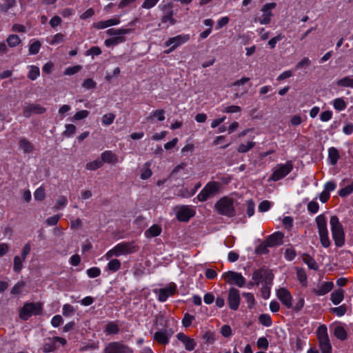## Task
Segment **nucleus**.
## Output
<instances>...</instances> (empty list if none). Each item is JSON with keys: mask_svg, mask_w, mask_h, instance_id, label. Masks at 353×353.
Instances as JSON below:
<instances>
[{"mask_svg": "<svg viewBox=\"0 0 353 353\" xmlns=\"http://www.w3.org/2000/svg\"><path fill=\"white\" fill-rule=\"evenodd\" d=\"M41 48V43L39 41H35L32 43L29 46V54H37Z\"/></svg>", "mask_w": 353, "mask_h": 353, "instance_id": "5fc2aeb1", "label": "nucleus"}, {"mask_svg": "<svg viewBox=\"0 0 353 353\" xmlns=\"http://www.w3.org/2000/svg\"><path fill=\"white\" fill-rule=\"evenodd\" d=\"M104 332L106 334H117L119 332V327L116 322L110 321L107 323Z\"/></svg>", "mask_w": 353, "mask_h": 353, "instance_id": "f704fd0d", "label": "nucleus"}, {"mask_svg": "<svg viewBox=\"0 0 353 353\" xmlns=\"http://www.w3.org/2000/svg\"><path fill=\"white\" fill-rule=\"evenodd\" d=\"M268 248L270 247L266 243V241L265 240L256 248L254 252L260 255L268 254L269 252Z\"/></svg>", "mask_w": 353, "mask_h": 353, "instance_id": "a18cd8bd", "label": "nucleus"}, {"mask_svg": "<svg viewBox=\"0 0 353 353\" xmlns=\"http://www.w3.org/2000/svg\"><path fill=\"white\" fill-rule=\"evenodd\" d=\"M339 159V154L338 150L334 148H330L328 150V159L331 165H334L336 164Z\"/></svg>", "mask_w": 353, "mask_h": 353, "instance_id": "72a5a7b5", "label": "nucleus"}, {"mask_svg": "<svg viewBox=\"0 0 353 353\" xmlns=\"http://www.w3.org/2000/svg\"><path fill=\"white\" fill-rule=\"evenodd\" d=\"M320 241L323 248H328L330 245V241L327 228V219L324 214H319L315 219Z\"/></svg>", "mask_w": 353, "mask_h": 353, "instance_id": "423d86ee", "label": "nucleus"}, {"mask_svg": "<svg viewBox=\"0 0 353 353\" xmlns=\"http://www.w3.org/2000/svg\"><path fill=\"white\" fill-rule=\"evenodd\" d=\"M259 321L265 327H270L272 324L271 316L268 314H262L259 316Z\"/></svg>", "mask_w": 353, "mask_h": 353, "instance_id": "c03bdc74", "label": "nucleus"}, {"mask_svg": "<svg viewBox=\"0 0 353 353\" xmlns=\"http://www.w3.org/2000/svg\"><path fill=\"white\" fill-rule=\"evenodd\" d=\"M296 256V251L294 248H287L284 253V257L285 259L288 261H291L295 259Z\"/></svg>", "mask_w": 353, "mask_h": 353, "instance_id": "13d9d810", "label": "nucleus"}, {"mask_svg": "<svg viewBox=\"0 0 353 353\" xmlns=\"http://www.w3.org/2000/svg\"><path fill=\"white\" fill-rule=\"evenodd\" d=\"M152 117H156L159 121H163L165 120V111L162 109L154 110L150 113L148 119H151Z\"/></svg>", "mask_w": 353, "mask_h": 353, "instance_id": "3c124183", "label": "nucleus"}, {"mask_svg": "<svg viewBox=\"0 0 353 353\" xmlns=\"http://www.w3.org/2000/svg\"><path fill=\"white\" fill-rule=\"evenodd\" d=\"M225 113H236L241 111V108L239 105H228L225 107L222 110Z\"/></svg>", "mask_w": 353, "mask_h": 353, "instance_id": "338daca9", "label": "nucleus"}, {"mask_svg": "<svg viewBox=\"0 0 353 353\" xmlns=\"http://www.w3.org/2000/svg\"><path fill=\"white\" fill-rule=\"evenodd\" d=\"M332 236L337 247H342L345 243L343 228L336 216H332L330 220Z\"/></svg>", "mask_w": 353, "mask_h": 353, "instance_id": "39448f33", "label": "nucleus"}, {"mask_svg": "<svg viewBox=\"0 0 353 353\" xmlns=\"http://www.w3.org/2000/svg\"><path fill=\"white\" fill-rule=\"evenodd\" d=\"M222 184L216 181H210L202 188L200 192L197 194V199L200 202H205L208 199L215 196L216 194L221 193L222 189Z\"/></svg>", "mask_w": 353, "mask_h": 353, "instance_id": "20e7f679", "label": "nucleus"}, {"mask_svg": "<svg viewBox=\"0 0 353 353\" xmlns=\"http://www.w3.org/2000/svg\"><path fill=\"white\" fill-rule=\"evenodd\" d=\"M138 247L134 242H121L117 244L111 250H108L103 256L105 260H109L113 256H120L136 252Z\"/></svg>", "mask_w": 353, "mask_h": 353, "instance_id": "f03ea898", "label": "nucleus"}, {"mask_svg": "<svg viewBox=\"0 0 353 353\" xmlns=\"http://www.w3.org/2000/svg\"><path fill=\"white\" fill-rule=\"evenodd\" d=\"M45 190L41 186L38 188L34 192V197L37 201H43L45 199Z\"/></svg>", "mask_w": 353, "mask_h": 353, "instance_id": "864d4df0", "label": "nucleus"}, {"mask_svg": "<svg viewBox=\"0 0 353 353\" xmlns=\"http://www.w3.org/2000/svg\"><path fill=\"white\" fill-rule=\"evenodd\" d=\"M276 296L282 304L288 309L292 307V296L288 289L285 288H279L276 291Z\"/></svg>", "mask_w": 353, "mask_h": 353, "instance_id": "a211bd4d", "label": "nucleus"}, {"mask_svg": "<svg viewBox=\"0 0 353 353\" xmlns=\"http://www.w3.org/2000/svg\"><path fill=\"white\" fill-rule=\"evenodd\" d=\"M74 312V307L70 304H64L62 308V314L65 316H70Z\"/></svg>", "mask_w": 353, "mask_h": 353, "instance_id": "69168bd1", "label": "nucleus"}, {"mask_svg": "<svg viewBox=\"0 0 353 353\" xmlns=\"http://www.w3.org/2000/svg\"><path fill=\"white\" fill-rule=\"evenodd\" d=\"M176 291V285L175 283H170L164 288L159 290H154V293L157 295L158 300L160 302H165L169 296L175 294Z\"/></svg>", "mask_w": 353, "mask_h": 353, "instance_id": "2eb2a0df", "label": "nucleus"}, {"mask_svg": "<svg viewBox=\"0 0 353 353\" xmlns=\"http://www.w3.org/2000/svg\"><path fill=\"white\" fill-rule=\"evenodd\" d=\"M115 115L113 113L105 114L102 117V123L105 125L112 124L114 120Z\"/></svg>", "mask_w": 353, "mask_h": 353, "instance_id": "052dcab7", "label": "nucleus"}, {"mask_svg": "<svg viewBox=\"0 0 353 353\" xmlns=\"http://www.w3.org/2000/svg\"><path fill=\"white\" fill-rule=\"evenodd\" d=\"M176 339L181 341L186 350L192 351L194 349L196 345V343L193 339L190 338L182 332H179L176 334Z\"/></svg>", "mask_w": 353, "mask_h": 353, "instance_id": "b1692460", "label": "nucleus"}, {"mask_svg": "<svg viewBox=\"0 0 353 353\" xmlns=\"http://www.w3.org/2000/svg\"><path fill=\"white\" fill-rule=\"evenodd\" d=\"M76 132V127L73 124L65 125V130L63 132V135L67 137H71Z\"/></svg>", "mask_w": 353, "mask_h": 353, "instance_id": "bf43d9fd", "label": "nucleus"}, {"mask_svg": "<svg viewBox=\"0 0 353 353\" xmlns=\"http://www.w3.org/2000/svg\"><path fill=\"white\" fill-rule=\"evenodd\" d=\"M66 343V340L62 337L54 336L52 338H48L45 340L42 350L46 353L51 352L57 349L58 343L63 346Z\"/></svg>", "mask_w": 353, "mask_h": 353, "instance_id": "dca6fc26", "label": "nucleus"}, {"mask_svg": "<svg viewBox=\"0 0 353 353\" xmlns=\"http://www.w3.org/2000/svg\"><path fill=\"white\" fill-rule=\"evenodd\" d=\"M120 17L119 16L109 19L105 21H99L93 23V27L98 30L105 29L108 27L117 26L120 23Z\"/></svg>", "mask_w": 353, "mask_h": 353, "instance_id": "4be33fe9", "label": "nucleus"}, {"mask_svg": "<svg viewBox=\"0 0 353 353\" xmlns=\"http://www.w3.org/2000/svg\"><path fill=\"white\" fill-rule=\"evenodd\" d=\"M334 335L339 340L344 341L347 338V333L344 327L337 325L334 328Z\"/></svg>", "mask_w": 353, "mask_h": 353, "instance_id": "c756f323", "label": "nucleus"}, {"mask_svg": "<svg viewBox=\"0 0 353 353\" xmlns=\"http://www.w3.org/2000/svg\"><path fill=\"white\" fill-rule=\"evenodd\" d=\"M307 210L311 214H316L319 209V203L316 201H312L307 204Z\"/></svg>", "mask_w": 353, "mask_h": 353, "instance_id": "0e129e2a", "label": "nucleus"}, {"mask_svg": "<svg viewBox=\"0 0 353 353\" xmlns=\"http://www.w3.org/2000/svg\"><path fill=\"white\" fill-rule=\"evenodd\" d=\"M16 3L17 0H3V2L0 3V11L7 12L10 9L14 7Z\"/></svg>", "mask_w": 353, "mask_h": 353, "instance_id": "58836bf2", "label": "nucleus"}, {"mask_svg": "<svg viewBox=\"0 0 353 353\" xmlns=\"http://www.w3.org/2000/svg\"><path fill=\"white\" fill-rule=\"evenodd\" d=\"M19 146L25 153H30L33 151V145L26 139H21L19 141Z\"/></svg>", "mask_w": 353, "mask_h": 353, "instance_id": "2f4dec72", "label": "nucleus"}, {"mask_svg": "<svg viewBox=\"0 0 353 353\" xmlns=\"http://www.w3.org/2000/svg\"><path fill=\"white\" fill-rule=\"evenodd\" d=\"M285 37L282 33L277 34L275 37H272L268 41V45L271 49H274L276 47L277 42L281 41Z\"/></svg>", "mask_w": 353, "mask_h": 353, "instance_id": "603ef678", "label": "nucleus"}, {"mask_svg": "<svg viewBox=\"0 0 353 353\" xmlns=\"http://www.w3.org/2000/svg\"><path fill=\"white\" fill-rule=\"evenodd\" d=\"M21 39L17 34H10L6 39V42L9 47L14 48L21 43Z\"/></svg>", "mask_w": 353, "mask_h": 353, "instance_id": "a19ab883", "label": "nucleus"}, {"mask_svg": "<svg viewBox=\"0 0 353 353\" xmlns=\"http://www.w3.org/2000/svg\"><path fill=\"white\" fill-rule=\"evenodd\" d=\"M330 311L332 314L337 316H342L347 312V306L345 304H343L339 307H332Z\"/></svg>", "mask_w": 353, "mask_h": 353, "instance_id": "de8ad7c7", "label": "nucleus"}, {"mask_svg": "<svg viewBox=\"0 0 353 353\" xmlns=\"http://www.w3.org/2000/svg\"><path fill=\"white\" fill-rule=\"evenodd\" d=\"M344 298L343 291L342 290H339L334 291L330 294V300L334 305H339Z\"/></svg>", "mask_w": 353, "mask_h": 353, "instance_id": "473e14b6", "label": "nucleus"}, {"mask_svg": "<svg viewBox=\"0 0 353 353\" xmlns=\"http://www.w3.org/2000/svg\"><path fill=\"white\" fill-rule=\"evenodd\" d=\"M214 208L218 214L233 217L236 215L234 200L230 196H223L216 201Z\"/></svg>", "mask_w": 353, "mask_h": 353, "instance_id": "7ed1b4c3", "label": "nucleus"}, {"mask_svg": "<svg viewBox=\"0 0 353 353\" xmlns=\"http://www.w3.org/2000/svg\"><path fill=\"white\" fill-rule=\"evenodd\" d=\"M332 105L337 111L344 110L347 107V103L343 98L335 99L332 102Z\"/></svg>", "mask_w": 353, "mask_h": 353, "instance_id": "79ce46f5", "label": "nucleus"}, {"mask_svg": "<svg viewBox=\"0 0 353 353\" xmlns=\"http://www.w3.org/2000/svg\"><path fill=\"white\" fill-rule=\"evenodd\" d=\"M25 259L19 256H15L14 257V266L13 270L16 272H19L23 268V263L25 261Z\"/></svg>", "mask_w": 353, "mask_h": 353, "instance_id": "37998d69", "label": "nucleus"}, {"mask_svg": "<svg viewBox=\"0 0 353 353\" xmlns=\"http://www.w3.org/2000/svg\"><path fill=\"white\" fill-rule=\"evenodd\" d=\"M175 213L179 221L187 222L195 215V210L189 206L181 205L176 208Z\"/></svg>", "mask_w": 353, "mask_h": 353, "instance_id": "f3484780", "label": "nucleus"}, {"mask_svg": "<svg viewBox=\"0 0 353 353\" xmlns=\"http://www.w3.org/2000/svg\"><path fill=\"white\" fill-rule=\"evenodd\" d=\"M103 353H133L128 345L119 341L109 343L104 348Z\"/></svg>", "mask_w": 353, "mask_h": 353, "instance_id": "9b49d317", "label": "nucleus"}, {"mask_svg": "<svg viewBox=\"0 0 353 353\" xmlns=\"http://www.w3.org/2000/svg\"><path fill=\"white\" fill-rule=\"evenodd\" d=\"M242 296L245 299L247 303H248V307H252L255 304V299L253 294L250 292H243Z\"/></svg>", "mask_w": 353, "mask_h": 353, "instance_id": "4d7b16f0", "label": "nucleus"}, {"mask_svg": "<svg viewBox=\"0 0 353 353\" xmlns=\"http://www.w3.org/2000/svg\"><path fill=\"white\" fill-rule=\"evenodd\" d=\"M283 234L280 232H274L269 235L265 239L266 243L272 248L280 245L283 243Z\"/></svg>", "mask_w": 353, "mask_h": 353, "instance_id": "393cba45", "label": "nucleus"}, {"mask_svg": "<svg viewBox=\"0 0 353 353\" xmlns=\"http://www.w3.org/2000/svg\"><path fill=\"white\" fill-rule=\"evenodd\" d=\"M42 311V305L40 303H27L21 308L19 317L26 321L32 315H38Z\"/></svg>", "mask_w": 353, "mask_h": 353, "instance_id": "1a4fd4ad", "label": "nucleus"}, {"mask_svg": "<svg viewBox=\"0 0 353 353\" xmlns=\"http://www.w3.org/2000/svg\"><path fill=\"white\" fill-rule=\"evenodd\" d=\"M342 188L339 191V195L341 197H345L353 192V180L351 179H345L340 183Z\"/></svg>", "mask_w": 353, "mask_h": 353, "instance_id": "5701e85b", "label": "nucleus"}, {"mask_svg": "<svg viewBox=\"0 0 353 353\" xmlns=\"http://www.w3.org/2000/svg\"><path fill=\"white\" fill-rule=\"evenodd\" d=\"M40 75V70L39 67L36 65H30L29 72L28 74V79L32 81L36 80Z\"/></svg>", "mask_w": 353, "mask_h": 353, "instance_id": "ea45409f", "label": "nucleus"}, {"mask_svg": "<svg viewBox=\"0 0 353 353\" xmlns=\"http://www.w3.org/2000/svg\"><path fill=\"white\" fill-rule=\"evenodd\" d=\"M190 37L188 34H181L170 38L165 43V46L166 47L170 46V48L168 50L167 52H171L181 45L188 42L190 40Z\"/></svg>", "mask_w": 353, "mask_h": 353, "instance_id": "ddd939ff", "label": "nucleus"}, {"mask_svg": "<svg viewBox=\"0 0 353 353\" xmlns=\"http://www.w3.org/2000/svg\"><path fill=\"white\" fill-rule=\"evenodd\" d=\"M333 283L330 281L323 282L318 289L314 290V292L318 296H323L332 290Z\"/></svg>", "mask_w": 353, "mask_h": 353, "instance_id": "cd10ccee", "label": "nucleus"}, {"mask_svg": "<svg viewBox=\"0 0 353 353\" xmlns=\"http://www.w3.org/2000/svg\"><path fill=\"white\" fill-rule=\"evenodd\" d=\"M81 70V66L79 65L68 67L64 70L63 74L69 75V76L73 75V74L79 72Z\"/></svg>", "mask_w": 353, "mask_h": 353, "instance_id": "680f3d73", "label": "nucleus"}, {"mask_svg": "<svg viewBox=\"0 0 353 353\" xmlns=\"http://www.w3.org/2000/svg\"><path fill=\"white\" fill-rule=\"evenodd\" d=\"M272 206L271 202L265 200L261 202L259 205V210L261 212H267L270 210Z\"/></svg>", "mask_w": 353, "mask_h": 353, "instance_id": "774afa93", "label": "nucleus"}, {"mask_svg": "<svg viewBox=\"0 0 353 353\" xmlns=\"http://www.w3.org/2000/svg\"><path fill=\"white\" fill-rule=\"evenodd\" d=\"M255 146V142L248 141L247 143H241L237 148L239 153H245Z\"/></svg>", "mask_w": 353, "mask_h": 353, "instance_id": "49530a36", "label": "nucleus"}, {"mask_svg": "<svg viewBox=\"0 0 353 353\" xmlns=\"http://www.w3.org/2000/svg\"><path fill=\"white\" fill-rule=\"evenodd\" d=\"M276 6V3H265L261 8V11L263 12L262 15L256 19V21L261 25H267L270 23L273 16L272 10L274 9Z\"/></svg>", "mask_w": 353, "mask_h": 353, "instance_id": "4468645a", "label": "nucleus"}, {"mask_svg": "<svg viewBox=\"0 0 353 353\" xmlns=\"http://www.w3.org/2000/svg\"><path fill=\"white\" fill-rule=\"evenodd\" d=\"M26 285V283L23 281L17 282L12 288L10 293L13 295H18L21 293L22 290Z\"/></svg>", "mask_w": 353, "mask_h": 353, "instance_id": "8fccbe9b", "label": "nucleus"}, {"mask_svg": "<svg viewBox=\"0 0 353 353\" xmlns=\"http://www.w3.org/2000/svg\"><path fill=\"white\" fill-rule=\"evenodd\" d=\"M89 115V112L85 110L78 111L73 116L72 121H79L85 119Z\"/></svg>", "mask_w": 353, "mask_h": 353, "instance_id": "6e6d98bb", "label": "nucleus"}, {"mask_svg": "<svg viewBox=\"0 0 353 353\" xmlns=\"http://www.w3.org/2000/svg\"><path fill=\"white\" fill-rule=\"evenodd\" d=\"M228 305L231 310H237L240 304V293L236 288H232L228 291Z\"/></svg>", "mask_w": 353, "mask_h": 353, "instance_id": "6ab92c4d", "label": "nucleus"}, {"mask_svg": "<svg viewBox=\"0 0 353 353\" xmlns=\"http://www.w3.org/2000/svg\"><path fill=\"white\" fill-rule=\"evenodd\" d=\"M316 335L321 353H332V345L328 337L326 325H321L316 330Z\"/></svg>", "mask_w": 353, "mask_h": 353, "instance_id": "6e6552de", "label": "nucleus"}, {"mask_svg": "<svg viewBox=\"0 0 353 353\" xmlns=\"http://www.w3.org/2000/svg\"><path fill=\"white\" fill-rule=\"evenodd\" d=\"M176 21L173 18V10L169 9L165 12L163 16L161 18V23H160L159 26L162 24L163 28H167L170 26L174 25Z\"/></svg>", "mask_w": 353, "mask_h": 353, "instance_id": "a878e982", "label": "nucleus"}, {"mask_svg": "<svg viewBox=\"0 0 353 353\" xmlns=\"http://www.w3.org/2000/svg\"><path fill=\"white\" fill-rule=\"evenodd\" d=\"M131 28H110L106 30L107 35L110 37L106 39L104 44L107 48L114 47L120 43H125L126 38L125 35L128 34L132 32Z\"/></svg>", "mask_w": 353, "mask_h": 353, "instance_id": "f257e3e1", "label": "nucleus"}, {"mask_svg": "<svg viewBox=\"0 0 353 353\" xmlns=\"http://www.w3.org/2000/svg\"><path fill=\"white\" fill-rule=\"evenodd\" d=\"M336 85L341 87L353 88V77L347 76L336 81Z\"/></svg>", "mask_w": 353, "mask_h": 353, "instance_id": "c9c22d12", "label": "nucleus"}, {"mask_svg": "<svg viewBox=\"0 0 353 353\" xmlns=\"http://www.w3.org/2000/svg\"><path fill=\"white\" fill-rule=\"evenodd\" d=\"M101 160L102 163H117L119 162L118 157L111 150H105L101 154Z\"/></svg>", "mask_w": 353, "mask_h": 353, "instance_id": "bb28decb", "label": "nucleus"}, {"mask_svg": "<svg viewBox=\"0 0 353 353\" xmlns=\"http://www.w3.org/2000/svg\"><path fill=\"white\" fill-rule=\"evenodd\" d=\"M165 326L168 327L167 322ZM173 334L174 330L172 328L164 327L154 332L153 340L157 341L159 344L165 345L170 343V340Z\"/></svg>", "mask_w": 353, "mask_h": 353, "instance_id": "9d476101", "label": "nucleus"}, {"mask_svg": "<svg viewBox=\"0 0 353 353\" xmlns=\"http://www.w3.org/2000/svg\"><path fill=\"white\" fill-rule=\"evenodd\" d=\"M46 111V108L39 104L28 103L23 108V114L25 117H30L32 114H41Z\"/></svg>", "mask_w": 353, "mask_h": 353, "instance_id": "aec40b11", "label": "nucleus"}, {"mask_svg": "<svg viewBox=\"0 0 353 353\" xmlns=\"http://www.w3.org/2000/svg\"><path fill=\"white\" fill-rule=\"evenodd\" d=\"M103 163L100 159H96L90 161L85 165V168L88 170H96L102 167Z\"/></svg>", "mask_w": 353, "mask_h": 353, "instance_id": "09e8293b", "label": "nucleus"}, {"mask_svg": "<svg viewBox=\"0 0 353 353\" xmlns=\"http://www.w3.org/2000/svg\"><path fill=\"white\" fill-rule=\"evenodd\" d=\"M252 279L254 281L255 285H259L263 279L272 281L273 275L264 269H259L253 272Z\"/></svg>", "mask_w": 353, "mask_h": 353, "instance_id": "412c9836", "label": "nucleus"}, {"mask_svg": "<svg viewBox=\"0 0 353 353\" xmlns=\"http://www.w3.org/2000/svg\"><path fill=\"white\" fill-rule=\"evenodd\" d=\"M65 35L61 33H57L46 38V42L50 45H56L63 42Z\"/></svg>", "mask_w": 353, "mask_h": 353, "instance_id": "7c9ffc66", "label": "nucleus"}, {"mask_svg": "<svg viewBox=\"0 0 353 353\" xmlns=\"http://www.w3.org/2000/svg\"><path fill=\"white\" fill-rule=\"evenodd\" d=\"M86 273L90 278H96L101 274V270L97 267H93L88 269Z\"/></svg>", "mask_w": 353, "mask_h": 353, "instance_id": "e2e57ef3", "label": "nucleus"}, {"mask_svg": "<svg viewBox=\"0 0 353 353\" xmlns=\"http://www.w3.org/2000/svg\"><path fill=\"white\" fill-rule=\"evenodd\" d=\"M292 170L293 164L291 161H288L284 163H278L272 169L269 181H278L288 175Z\"/></svg>", "mask_w": 353, "mask_h": 353, "instance_id": "0eeeda50", "label": "nucleus"}, {"mask_svg": "<svg viewBox=\"0 0 353 353\" xmlns=\"http://www.w3.org/2000/svg\"><path fill=\"white\" fill-rule=\"evenodd\" d=\"M223 278H224L228 283L236 285L239 288H243L245 285V279L241 273L239 272L228 271L223 274Z\"/></svg>", "mask_w": 353, "mask_h": 353, "instance_id": "f8f14e48", "label": "nucleus"}, {"mask_svg": "<svg viewBox=\"0 0 353 353\" xmlns=\"http://www.w3.org/2000/svg\"><path fill=\"white\" fill-rule=\"evenodd\" d=\"M296 277L299 281L303 286L307 285V274L303 268H296Z\"/></svg>", "mask_w": 353, "mask_h": 353, "instance_id": "4c0bfd02", "label": "nucleus"}, {"mask_svg": "<svg viewBox=\"0 0 353 353\" xmlns=\"http://www.w3.org/2000/svg\"><path fill=\"white\" fill-rule=\"evenodd\" d=\"M110 261L107 265L106 269L112 272L118 271L121 266V261L119 259H109Z\"/></svg>", "mask_w": 353, "mask_h": 353, "instance_id": "e433bc0d", "label": "nucleus"}, {"mask_svg": "<svg viewBox=\"0 0 353 353\" xmlns=\"http://www.w3.org/2000/svg\"><path fill=\"white\" fill-rule=\"evenodd\" d=\"M161 231L162 229L160 225L154 224L145 231L144 234L146 238L150 239L159 236Z\"/></svg>", "mask_w": 353, "mask_h": 353, "instance_id": "c85d7f7f", "label": "nucleus"}]
</instances>
